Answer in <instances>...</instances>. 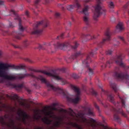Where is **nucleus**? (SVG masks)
Returning <instances> with one entry per match:
<instances>
[{
    "instance_id": "nucleus-40",
    "label": "nucleus",
    "mask_w": 129,
    "mask_h": 129,
    "mask_svg": "<svg viewBox=\"0 0 129 129\" xmlns=\"http://www.w3.org/2000/svg\"><path fill=\"white\" fill-rule=\"evenodd\" d=\"M89 70L90 72H91V69H90V68L89 69Z\"/></svg>"
},
{
    "instance_id": "nucleus-20",
    "label": "nucleus",
    "mask_w": 129,
    "mask_h": 129,
    "mask_svg": "<svg viewBox=\"0 0 129 129\" xmlns=\"http://www.w3.org/2000/svg\"><path fill=\"white\" fill-rule=\"evenodd\" d=\"M73 125L77 128L78 129H81L80 127L76 123H74L73 124Z\"/></svg>"
},
{
    "instance_id": "nucleus-41",
    "label": "nucleus",
    "mask_w": 129,
    "mask_h": 129,
    "mask_svg": "<svg viewBox=\"0 0 129 129\" xmlns=\"http://www.w3.org/2000/svg\"><path fill=\"white\" fill-rule=\"evenodd\" d=\"M38 33V32H35L34 33L35 34H36V33Z\"/></svg>"
},
{
    "instance_id": "nucleus-42",
    "label": "nucleus",
    "mask_w": 129,
    "mask_h": 129,
    "mask_svg": "<svg viewBox=\"0 0 129 129\" xmlns=\"http://www.w3.org/2000/svg\"><path fill=\"white\" fill-rule=\"evenodd\" d=\"M72 111H72V110H70V112H72Z\"/></svg>"
},
{
    "instance_id": "nucleus-38",
    "label": "nucleus",
    "mask_w": 129,
    "mask_h": 129,
    "mask_svg": "<svg viewBox=\"0 0 129 129\" xmlns=\"http://www.w3.org/2000/svg\"><path fill=\"white\" fill-rule=\"evenodd\" d=\"M10 27H12V24L11 23L10 24Z\"/></svg>"
},
{
    "instance_id": "nucleus-21",
    "label": "nucleus",
    "mask_w": 129,
    "mask_h": 129,
    "mask_svg": "<svg viewBox=\"0 0 129 129\" xmlns=\"http://www.w3.org/2000/svg\"><path fill=\"white\" fill-rule=\"evenodd\" d=\"M90 37H91V39H95L97 37L96 36H94V35H92V36H90Z\"/></svg>"
},
{
    "instance_id": "nucleus-51",
    "label": "nucleus",
    "mask_w": 129,
    "mask_h": 129,
    "mask_svg": "<svg viewBox=\"0 0 129 129\" xmlns=\"http://www.w3.org/2000/svg\"><path fill=\"white\" fill-rule=\"evenodd\" d=\"M8 126H9V125H8Z\"/></svg>"
},
{
    "instance_id": "nucleus-32",
    "label": "nucleus",
    "mask_w": 129,
    "mask_h": 129,
    "mask_svg": "<svg viewBox=\"0 0 129 129\" xmlns=\"http://www.w3.org/2000/svg\"><path fill=\"white\" fill-rule=\"evenodd\" d=\"M108 52H109V53H108V54H110L111 53V51H109Z\"/></svg>"
},
{
    "instance_id": "nucleus-7",
    "label": "nucleus",
    "mask_w": 129,
    "mask_h": 129,
    "mask_svg": "<svg viewBox=\"0 0 129 129\" xmlns=\"http://www.w3.org/2000/svg\"><path fill=\"white\" fill-rule=\"evenodd\" d=\"M7 71V68L0 66V76L5 77Z\"/></svg>"
},
{
    "instance_id": "nucleus-33",
    "label": "nucleus",
    "mask_w": 129,
    "mask_h": 129,
    "mask_svg": "<svg viewBox=\"0 0 129 129\" xmlns=\"http://www.w3.org/2000/svg\"><path fill=\"white\" fill-rule=\"evenodd\" d=\"M90 1V0H85V1L86 2H89Z\"/></svg>"
},
{
    "instance_id": "nucleus-28",
    "label": "nucleus",
    "mask_w": 129,
    "mask_h": 129,
    "mask_svg": "<svg viewBox=\"0 0 129 129\" xmlns=\"http://www.w3.org/2000/svg\"><path fill=\"white\" fill-rule=\"evenodd\" d=\"M58 110L59 112H62L63 111V110L62 109L60 108L58 109Z\"/></svg>"
},
{
    "instance_id": "nucleus-3",
    "label": "nucleus",
    "mask_w": 129,
    "mask_h": 129,
    "mask_svg": "<svg viewBox=\"0 0 129 129\" xmlns=\"http://www.w3.org/2000/svg\"><path fill=\"white\" fill-rule=\"evenodd\" d=\"M80 119L82 121L85 122L88 125L91 126L92 127L95 125V121L92 119H90L88 120L84 117L82 116L80 117Z\"/></svg>"
},
{
    "instance_id": "nucleus-4",
    "label": "nucleus",
    "mask_w": 129,
    "mask_h": 129,
    "mask_svg": "<svg viewBox=\"0 0 129 129\" xmlns=\"http://www.w3.org/2000/svg\"><path fill=\"white\" fill-rule=\"evenodd\" d=\"M74 88L76 95L75 96L74 99L72 100V101L74 103H77L80 100L79 96L80 91L79 89L78 88L75 87H74Z\"/></svg>"
},
{
    "instance_id": "nucleus-26",
    "label": "nucleus",
    "mask_w": 129,
    "mask_h": 129,
    "mask_svg": "<svg viewBox=\"0 0 129 129\" xmlns=\"http://www.w3.org/2000/svg\"><path fill=\"white\" fill-rule=\"evenodd\" d=\"M89 115H93V112L92 111L89 112Z\"/></svg>"
},
{
    "instance_id": "nucleus-39",
    "label": "nucleus",
    "mask_w": 129,
    "mask_h": 129,
    "mask_svg": "<svg viewBox=\"0 0 129 129\" xmlns=\"http://www.w3.org/2000/svg\"><path fill=\"white\" fill-rule=\"evenodd\" d=\"M45 1L46 3H47L49 1L48 0H45Z\"/></svg>"
},
{
    "instance_id": "nucleus-18",
    "label": "nucleus",
    "mask_w": 129,
    "mask_h": 129,
    "mask_svg": "<svg viewBox=\"0 0 129 129\" xmlns=\"http://www.w3.org/2000/svg\"><path fill=\"white\" fill-rule=\"evenodd\" d=\"M74 8V6L72 5H71L67 6V9L69 10H70Z\"/></svg>"
},
{
    "instance_id": "nucleus-36",
    "label": "nucleus",
    "mask_w": 129,
    "mask_h": 129,
    "mask_svg": "<svg viewBox=\"0 0 129 129\" xmlns=\"http://www.w3.org/2000/svg\"><path fill=\"white\" fill-rule=\"evenodd\" d=\"M95 107L96 108L98 109H99V107H98L96 105L95 106Z\"/></svg>"
},
{
    "instance_id": "nucleus-48",
    "label": "nucleus",
    "mask_w": 129,
    "mask_h": 129,
    "mask_svg": "<svg viewBox=\"0 0 129 129\" xmlns=\"http://www.w3.org/2000/svg\"><path fill=\"white\" fill-rule=\"evenodd\" d=\"M8 98H10L9 97V96L8 97Z\"/></svg>"
},
{
    "instance_id": "nucleus-2",
    "label": "nucleus",
    "mask_w": 129,
    "mask_h": 129,
    "mask_svg": "<svg viewBox=\"0 0 129 129\" xmlns=\"http://www.w3.org/2000/svg\"><path fill=\"white\" fill-rule=\"evenodd\" d=\"M106 11L102 5L99 4L96 5L95 7V11L93 15L94 19L97 20L100 14H104Z\"/></svg>"
},
{
    "instance_id": "nucleus-1",
    "label": "nucleus",
    "mask_w": 129,
    "mask_h": 129,
    "mask_svg": "<svg viewBox=\"0 0 129 129\" xmlns=\"http://www.w3.org/2000/svg\"><path fill=\"white\" fill-rule=\"evenodd\" d=\"M53 110L56 109L54 108H52L51 110H50L47 108H45L42 110L41 111L42 114L45 116L42 119L46 123H53L54 126H56L60 124V118L55 117L52 110Z\"/></svg>"
},
{
    "instance_id": "nucleus-35",
    "label": "nucleus",
    "mask_w": 129,
    "mask_h": 129,
    "mask_svg": "<svg viewBox=\"0 0 129 129\" xmlns=\"http://www.w3.org/2000/svg\"><path fill=\"white\" fill-rule=\"evenodd\" d=\"M128 77V76H125L124 77V78L125 79H127V77Z\"/></svg>"
},
{
    "instance_id": "nucleus-31",
    "label": "nucleus",
    "mask_w": 129,
    "mask_h": 129,
    "mask_svg": "<svg viewBox=\"0 0 129 129\" xmlns=\"http://www.w3.org/2000/svg\"><path fill=\"white\" fill-rule=\"evenodd\" d=\"M39 1L40 0H36L35 2L36 3H38Z\"/></svg>"
},
{
    "instance_id": "nucleus-24",
    "label": "nucleus",
    "mask_w": 129,
    "mask_h": 129,
    "mask_svg": "<svg viewBox=\"0 0 129 129\" xmlns=\"http://www.w3.org/2000/svg\"><path fill=\"white\" fill-rule=\"evenodd\" d=\"M60 15V14L58 13H56L55 14V15L56 17H58Z\"/></svg>"
},
{
    "instance_id": "nucleus-44",
    "label": "nucleus",
    "mask_w": 129,
    "mask_h": 129,
    "mask_svg": "<svg viewBox=\"0 0 129 129\" xmlns=\"http://www.w3.org/2000/svg\"><path fill=\"white\" fill-rule=\"evenodd\" d=\"M8 85H9V86H11V85H9V84Z\"/></svg>"
},
{
    "instance_id": "nucleus-16",
    "label": "nucleus",
    "mask_w": 129,
    "mask_h": 129,
    "mask_svg": "<svg viewBox=\"0 0 129 129\" xmlns=\"http://www.w3.org/2000/svg\"><path fill=\"white\" fill-rule=\"evenodd\" d=\"M40 117L38 116L37 114H35L33 116V118L35 119H37L40 118Z\"/></svg>"
},
{
    "instance_id": "nucleus-43",
    "label": "nucleus",
    "mask_w": 129,
    "mask_h": 129,
    "mask_svg": "<svg viewBox=\"0 0 129 129\" xmlns=\"http://www.w3.org/2000/svg\"><path fill=\"white\" fill-rule=\"evenodd\" d=\"M11 1H14V0H10Z\"/></svg>"
},
{
    "instance_id": "nucleus-34",
    "label": "nucleus",
    "mask_w": 129,
    "mask_h": 129,
    "mask_svg": "<svg viewBox=\"0 0 129 129\" xmlns=\"http://www.w3.org/2000/svg\"><path fill=\"white\" fill-rule=\"evenodd\" d=\"M48 24H46L44 26V27H47V26L48 25Z\"/></svg>"
},
{
    "instance_id": "nucleus-14",
    "label": "nucleus",
    "mask_w": 129,
    "mask_h": 129,
    "mask_svg": "<svg viewBox=\"0 0 129 129\" xmlns=\"http://www.w3.org/2000/svg\"><path fill=\"white\" fill-rule=\"evenodd\" d=\"M108 6L110 8H114V6L113 3L112 2H110L108 3Z\"/></svg>"
},
{
    "instance_id": "nucleus-45",
    "label": "nucleus",
    "mask_w": 129,
    "mask_h": 129,
    "mask_svg": "<svg viewBox=\"0 0 129 129\" xmlns=\"http://www.w3.org/2000/svg\"><path fill=\"white\" fill-rule=\"evenodd\" d=\"M27 91H28V92H29V91H29V90H27Z\"/></svg>"
},
{
    "instance_id": "nucleus-30",
    "label": "nucleus",
    "mask_w": 129,
    "mask_h": 129,
    "mask_svg": "<svg viewBox=\"0 0 129 129\" xmlns=\"http://www.w3.org/2000/svg\"><path fill=\"white\" fill-rule=\"evenodd\" d=\"M105 35L107 36H108L109 34L107 32L105 33Z\"/></svg>"
},
{
    "instance_id": "nucleus-27",
    "label": "nucleus",
    "mask_w": 129,
    "mask_h": 129,
    "mask_svg": "<svg viewBox=\"0 0 129 129\" xmlns=\"http://www.w3.org/2000/svg\"><path fill=\"white\" fill-rule=\"evenodd\" d=\"M43 23L42 21H41V22H38V25H40L42 23Z\"/></svg>"
},
{
    "instance_id": "nucleus-46",
    "label": "nucleus",
    "mask_w": 129,
    "mask_h": 129,
    "mask_svg": "<svg viewBox=\"0 0 129 129\" xmlns=\"http://www.w3.org/2000/svg\"><path fill=\"white\" fill-rule=\"evenodd\" d=\"M20 67H22V66H20Z\"/></svg>"
},
{
    "instance_id": "nucleus-25",
    "label": "nucleus",
    "mask_w": 129,
    "mask_h": 129,
    "mask_svg": "<svg viewBox=\"0 0 129 129\" xmlns=\"http://www.w3.org/2000/svg\"><path fill=\"white\" fill-rule=\"evenodd\" d=\"M116 62L118 64L121 66H122V65L123 64V63H122V62H118L117 61H116Z\"/></svg>"
},
{
    "instance_id": "nucleus-22",
    "label": "nucleus",
    "mask_w": 129,
    "mask_h": 129,
    "mask_svg": "<svg viewBox=\"0 0 129 129\" xmlns=\"http://www.w3.org/2000/svg\"><path fill=\"white\" fill-rule=\"evenodd\" d=\"M19 30L21 31H22L23 30V28L22 26L21 25H19Z\"/></svg>"
},
{
    "instance_id": "nucleus-19",
    "label": "nucleus",
    "mask_w": 129,
    "mask_h": 129,
    "mask_svg": "<svg viewBox=\"0 0 129 129\" xmlns=\"http://www.w3.org/2000/svg\"><path fill=\"white\" fill-rule=\"evenodd\" d=\"M10 15H11L13 16L15 14V13L13 10H11L10 12Z\"/></svg>"
},
{
    "instance_id": "nucleus-15",
    "label": "nucleus",
    "mask_w": 129,
    "mask_h": 129,
    "mask_svg": "<svg viewBox=\"0 0 129 129\" xmlns=\"http://www.w3.org/2000/svg\"><path fill=\"white\" fill-rule=\"evenodd\" d=\"M15 78L13 75H9V80H11L14 79Z\"/></svg>"
},
{
    "instance_id": "nucleus-47",
    "label": "nucleus",
    "mask_w": 129,
    "mask_h": 129,
    "mask_svg": "<svg viewBox=\"0 0 129 129\" xmlns=\"http://www.w3.org/2000/svg\"><path fill=\"white\" fill-rule=\"evenodd\" d=\"M8 98H10L9 97V96L8 97Z\"/></svg>"
},
{
    "instance_id": "nucleus-23",
    "label": "nucleus",
    "mask_w": 129,
    "mask_h": 129,
    "mask_svg": "<svg viewBox=\"0 0 129 129\" xmlns=\"http://www.w3.org/2000/svg\"><path fill=\"white\" fill-rule=\"evenodd\" d=\"M122 106H123L124 107H125V102L124 100H122Z\"/></svg>"
},
{
    "instance_id": "nucleus-17",
    "label": "nucleus",
    "mask_w": 129,
    "mask_h": 129,
    "mask_svg": "<svg viewBox=\"0 0 129 129\" xmlns=\"http://www.w3.org/2000/svg\"><path fill=\"white\" fill-rule=\"evenodd\" d=\"M83 20L84 21L86 22H87L88 20V18L87 16H84L83 18Z\"/></svg>"
},
{
    "instance_id": "nucleus-6",
    "label": "nucleus",
    "mask_w": 129,
    "mask_h": 129,
    "mask_svg": "<svg viewBox=\"0 0 129 129\" xmlns=\"http://www.w3.org/2000/svg\"><path fill=\"white\" fill-rule=\"evenodd\" d=\"M17 113L19 115L22 116V120L23 121H24L25 119H27L28 118V116L21 109H19L18 110Z\"/></svg>"
},
{
    "instance_id": "nucleus-11",
    "label": "nucleus",
    "mask_w": 129,
    "mask_h": 129,
    "mask_svg": "<svg viewBox=\"0 0 129 129\" xmlns=\"http://www.w3.org/2000/svg\"><path fill=\"white\" fill-rule=\"evenodd\" d=\"M64 46V44L63 43H58L57 44L56 47H62Z\"/></svg>"
},
{
    "instance_id": "nucleus-37",
    "label": "nucleus",
    "mask_w": 129,
    "mask_h": 129,
    "mask_svg": "<svg viewBox=\"0 0 129 129\" xmlns=\"http://www.w3.org/2000/svg\"><path fill=\"white\" fill-rule=\"evenodd\" d=\"M20 104L22 105H24V103H20Z\"/></svg>"
},
{
    "instance_id": "nucleus-10",
    "label": "nucleus",
    "mask_w": 129,
    "mask_h": 129,
    "mask_svg": "<svg viewBox=\"0 0 129 129\" xmlns=\"http://www.w3.org/2000/svg\"><path fill=\"white\" fill-rule=\"evenodd\" d=\"M116 27L117 29L120 30H122L124 28L122 24L121 23L118 24L117 25Z\"/></svg>"
},
{
    "instance_id": "nucleus-9",
    "label": "nucleus",
    "mask_w": 129,
    "mask_h": 129,
    "mask_svg": "<svg viewBox=\"0 0 129 129\" xmlns=\"http://www.w3.org/2000/svg\"><path fill=\"white\" fill-rule=\"evenodd\" d=\"M89 9V7L88 6H85L82 11L83 13L85 15H87V11Z\"/></svg>"
},
{
    "instance_id": "nucleus-5",
    "label": "nucleus",
    "mask_w": 129,
    "mask_h": 129,
    "mask_svg": "<svg viewBox=\"0 0 129 129\" xmlns=\"http://www.w3.org/2000/svg\"><path fill=\"white\" fill-rule=\"evenodd\" d=\"M39 78L40 79L42 83H45L48 86L50 87L54 91H56L57 89H58V88H56L54 87L52 85L48 83L46 81V80L43 78L41 76H40L39 77Z\"/></svg>"
},
{
    "instance_id": "nucleus-29",
    "label": "nucleus",
    "mask_w": 129,
    "mask_h": 129,
    "mask_svg": "<svg viewBox=\"0 0 129 129\" xmlns=\"http://www.w3.org/2000/svg\"><path fill=\"white\" fill-rule=\"evenodd\" d=\"M26 75L27 76H31L32 75V74H27Z\"/></svg>"
},
{
    "instance_id": "nucleus-8",
    "label": "nucleus",
    "mask_w": 129,
    "mask_h": 129,
    "mask_svg": "<svg viewBox=\"0 0 129 129\" xmlns=\"http://www.w3.org/2000/svg\"><path fill=\"white\" fill-rule=\"evenodd\" d=\"M44 73L48 76L53 77L55 79L57 80H60L61 79V78L58 75H54L51 73L45 72Z\"/></svg>"
},
{
    "instance_id": "nucleus-49",
    "label": "nucleus",
    "mask_w": 129,
    "mask_h": 129,
    "mask_svg": "<svg viewBox=\"0 0 129 129\" xmlns=\"http://www.w3.org/2000/svg\"><path fill=\"white\" fill-rule=\"evenodd\" d=\"M8 98H10L9 97V96L8 97Z\"/></svg>"
},
{
    "instance_id": "nucleus-50",
    "label": "nucleus",
    "mask_w": 129,
    "mask_h": 129,
    "mask_svg": "<svg viewBox=\"0 0 129 129\" xmlns=\"http://www.w3.org/2000/svg\"><path fill=\"white\" fill-rule=\"evenodd\" d=\"M121 39H122V38H121Z\"/></svg>"
},
{
    "instance_id": "nucleus-12",
    "label": "nucleus",
    "mask_w": 129,
    "mask_h": 129,
    "mask_svg": "<svg viewBox=\"0 0 129 129\" xmlns=\"http://www.w3.org/2000/svg\"><path fill=\"white\" fill-rule=\"evenodd\" d=\"M15 68L14 65L11 63L9 64V70L13 69Z\"/></svg>"
},
{
    "instance_id": "nucleus-13",
    "label": "nucleus",
    "mask_w": 129,
    "mask_h": 129,
    "mask_svg": "<svg viewBox=\"0 0 129 129\" xmlns=\"http://www.w3.org/2000/svg\"><path fill=\"white\" fill-rule=\"evenodd\" d=\"M75 6L77 10L80 9L81 8V6L80 4L78 3H76Z\"/></svg>"
}]
</instances>
